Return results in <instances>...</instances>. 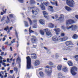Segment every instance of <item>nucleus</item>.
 <instances>
[{"label":"nucleus","mask_w":78,"mask_h":78,"mask_svg":"<svg viewBox=\"0 0 78 78\" xmlns=\"http://www.w3.org/2000/svg\"><path fill=\"white\" fill-rule=\"evenodd\" d=\"M67 63L69 66H73V63H72L71 61H69L67 62Z\"/></svg>","instance_id":"obj_18"},{"label":"nucleus","mask_w":78,"mask_h":78,"mask_svg":"<svg viewBox=\"0 0 78 78\" xmlns=\"http://www.w3.org/2000/svg\"><path fill=\"white\" fill-rule=\"evenodd\" d=\"M43 4L44 5H45V6H48V5H49V3H48V2H44Z\"/></svg>","instance_id":"obj_30"},{"label":"nucleus","mask_w":78,"mask_h":78,"mask_svg":"<svg viewBox=\"0 0 78 78\" xmlns=\"http://www.w3.org/2000/svg\"><path fill=\"white\" fill-rule=\"evenodd\" d=\"M14 42H15V40H14V39H13L12 41H11V44H9V45H11V44H13V43H14Z\"/></svg>","instance_id":"obj_34"},{"label":"nucleus","mask_w":78,"mask_h":78,"mask_svg":"<svg viewBox=\"0 0 78 78\" xmlns=\"http://www.w3.org/2000/svg\"><path fill=\"white\" fill-rule=\"evenodd\" d=\"M27 69H30L31 67V58L30 57L28 56L27 57Z\"/></svg>","instance_id":"obj_2"},{"label":"nucleus","mask_w":78,"mask_h":78,"mask_svg":"<svg viewBox=\"0 0 78 78\" xmlns=\"http://www.w3.org/2000/svg\"><path fill=\"white\" fill-rule=\"evenodd\" d=\"M32 37L33 39H35L36 38V37L34 36H32Z\"/></svg>","instance_id":"obj_52"},{"label":"nucleus","mask_w":78,"mask_h":78,"mask_svg":"<svg viewBox=\"0 0 78 78\" xmlns=\"http://www.w3.org/2000/svg\"><path fill=\"white\" fill-rule=\"evenodd\" d=\"M60 36H59L58 37V41H59L60 42H63V38H60Z\"/></svg>","instance_id":"obj_23"},{"label":"nucleus","mask_w":78,"mask_h":78,"mask_svg":"<svg viewBox=\"0 0 78 78\" xmlns=\"http://www.w3.org/2000/svg\"><path fill=\"white\" fill-rule=\"evenodd\" d=\"M8 29H9V27H8V26H7L6 27H5L4 29V30H5V31H7V30H8Z\"/></svg>","instance_id":"obj_41"},{"label":"nucleus","mask_w":78,"mask_h":78,"mask_svg":"<svg viewBox=\"0 0 78 78\" xmlns=\"http://www.w3.org/2000/svg\"><path fill=\"white\" fill-rule=\"evenodd\" d=\"M46 35L48 37H50L51 36V32L50 31H49L48 32H46Z\"/></svg>","instance_id":"obj_17"},{"label":"nucleus","mask_w":78,"mask_h":78,"mask_svg":"<svg viewBox=\"0 0 78 78\" xmlns=\"http://www.w3.org/2000/svg\"><path fill=\"white\" fill-rule=\"evenodd\" d=\"M74 23V21L72 20H67L66 21V28L67 30H69V29H72L73 31H75L77 28H78V26L76 25H72L70 26L71 23Z\"/></svg>","instance_id":"obj_1"},{"label":"nucleus","mask_w":78,"mask_h":78,"mask_svg":"<svg viewBox=\"0 0 78 78\" xmlns=\"http://www.w3.org/2000/svg\"><path fill=\"white\" fill-rule=\"evenodd\" d=\"M20 3H23V0H18Z\"/></svg>","instance_id":"obj_46"},{"label":"nucleus","mask_w":78,"mask_h":78,"mask_svg":"<svg viewBox=\"0 0 78 78\" xmlns=\"http://www.w3.org/2000/svg\"><path fill=\"white\" fill-rule=\"evenodd\" d=\"M62 28L64 30H65V28H66V27H65V26H62Z\"/></svg>","instance_id":"obj_50"},{"label":"nucleus","mask_w":78,"mask_h":78,"mask_svg":"<svg viewBox=\"0 0 78 78\" xmlns=\"http://www.w3.org/2000/svg\"><path fill=\"white\" fill-rule=\"evenodd\" d=\"M31 55H33L31 56V58L32 59H36V58L37 56H36V54H31Z\"/></svg>","instance_id":"obj_19"},{"label":"nucleus","mask_w":78,"mask_h":78,"mask_svg":"<svg viewBox=\"0 0 78 78\" xmlns=\"http://www.w3.org/2000/svg\"><path fill=\"white\" fill-rule=\"evenodd\" d=\"M27 19H28V20H29V21L30 25H32V21H31V19L29 18H27Z\"/></svg>","instance_id":"obj_31"},{"label":"nucleus","mask_w":78,"mask_h":78,"mask_svg":"<svg viewBox=\"0 0 78 78\" xmlns=\"http://www.w3.org/2000/svg\"><path fill=\"white\" fill-rule=\"evenodd\" d=\"M62 70L64 72H67L69 71V70L68 69V68L67 67H65L62 69Z\"/></svg>","instance_id":"obj_13"},{"label":"nucleus","mask_w":78,"mask_h":78,"mask_svg":"<svg viewBox=\"0 0 78 78\" xmlns=\"http://www.w3.org/2000/svg\"><path fill=\"white\" fill-rule=\"evenodd\" d=\"M30 3H34L35 2L34 0H30Z\"/></svg>","instance_id":"obj_44"},{"label":"nucleus","mask_w":78,"mask_h":78,"mask_svg":"<svg viewBox=\"0 0 78 78\" xmlns=\"http://www.w3.org/2000/svg\"><path fill=\"white\" fill-rule=\"evenodd\" d=\"M24 23L26 27H28V23L27 22L24 21Z\"/></svg>","instance_id":"obj_33"},{"label":"nucleus","mask_w":78,"mask_h":78,"mask_svg":"<svg viewBox=\"0 0 78 78\" xmlns=\"http://www.w3.org/2000/svg\"><path fill=\"white\" fill-rule=\"evenodd\" d=\"M75 17L76 19H78V15H76L75 16Z\"/></svg>","instance_id":"obj_55"},{"label":"nucleus","mask_w":78,"mask_h":78,"mask_svg":"<svg viewBox=\"0 0 78 78\" xmlns=\"http://www.w3.org/2000/svg\"><path fill=\"white\" fill-rule=\"evenodd\" d=\"M5 11H3L4 13H5L6 12V9H5Z\"/></svg>","instance_id":"obj_61"},{"label":"nucleus","mask_w":78,"mask_h":78,"mask_svg":"<svg viewBox=\"0 0 78 78\" xmlns=\"http://www.w3.org/2000/svg\"><path fill=\"white\" fill-rule=\"evenodd\" d=\"M58 20L59 22H64V16L63 15H61L60 17L59 18Z\"/></svg>","instance_id":"obj_6"},{"label":"nucleus","mask_w":78,"mask_h":78,"mask_svg":"<svg viewBox=\"0 0 78 78\" xmlns=\"http://www.w3.org/2000/svg\"><path fill=\"white\" fill-rule=\"evenodd\" d=\"M49 27L50 28H53L54 25L51 23H49Z\"/></svg>","instance_id":"obj_27"},{"label":"nucleus","mask_w":78,"mask_h":78,"mask_svg":"<svg viewBox=\"0 0 78 78\" xmlns=\"http://www.w3.org/2000/svg\"><path fill=\"white\" fill-rule=\"evenodd\" d=\"M52 40L53 41H54V42H57L58 41V38H57L56 36H54L52 37Z\"/></svg>","instance_id":"obj_10"},{"label":"nucleus","mask_w":78,"mask_h":78,"mask_svg":"<svg viewBox=\"0 0 78 78\" xmlns=\"http://www.w3.org/2000/svg\"><path fill=\"white\" fill-rule=\"evenodd\" d=\"M77 70V68L76 66H73L71 68L70 71L72 75H76V73L75 72H76Z\"/></svg>","instance_id":"obj_3"},{"label":"nucleus","mask_w":78,"mask_h":78,"mask_svg":"<svg viewBox=\"0 0 78 78\" xmlns=\"http://www.w3.org/2000/svg\"><path fill=\"white\" fill-rule=\"evenodd\" d=\"M44 31H45L46 33L49 32L50 31V30H48V29H44Z\"/></svg>","instance_id":"obj_36"},{"label":"nucleus","mask_w":78,"mask_h":78,"mask_svg":"<svg viewBox=\"0 0 78 78\" xmlns=\"http://www.w3.org/2000/svg\"><path fill=\"white\" fill-rule=\"evenodd\" d=\"M6 60H3V62H6Z\"/></svg>","instance_id":"obj_62"},{"label":"nucleus","mask_w":78,"mask_h":78,"mask_svg":"<svg viewBox=\"0 0 78 78\" xmlns=\"http://www.w3.org/2000/svg\"><path fill=\"white\" fill-rule=\"evenodd\" d=\"M40 33L41 34V35H44V32L42 30H40Z\"/></svg>","instance_id":"obj_37"},{"label":"nucleus","mask_w":78,"mask_h":78,"mask_svg":"<svg viewBox=\"0 0 78 78\" xmlns=\"http://www.w3.org/2000/svg\"><path fill=\"white\" fill-rule=\"evenodd\" d=\"M2 64L4 66V67H6V64L5 63L2 62Z\"/></svg>","instance_id":"obj_47"},{"label":"nucleus","mask_w":78,"mask_h":78,"mask_svg":"<svg viewBox=\"0 0 78 78\" xmlns=\"http://www.w3.org/2000/svg\"><path fill=\"white\" fill-rule=\"evenodd\" d=\"M33 22H34V23H35V26H34L33 27V28H37L36 24H37V20H34Z\"/></svg>","instance_id":"obj_21"},{"label":"nucleus","mask_w":78,"mask_h":78,"mask_svg":"<svg viewBox=\"0 0 78 78\" xmlns=\"http://www.w3.org/2000/svg\"><path fill=\"white\" fill-rule=\"evenodd\" d=\"M65 9L68 11H72V9L67 6H65Z\"/></svg>","instance_id":"obj_11"},{"label":"nucleus","mask_w":78,"mask_h":78,"mask_svg":"<svg viewBox=\"0 0 78 78\" xmlns=\"http://www.w3.org/2000/svg\"><path fill=\"white\" fill-rule=\"evenodd\" d=\"M66 44L67 46H68V45H69L72 44V42L70 41H67L66 42Z\"/></svg>","instance_id":"obj_20"},{"label":"nucleus","mask_w":78,"mask_h":78,"mask_svg":"<svg viewBox=\"0 0 78 78\" xmlns=\"http://www.w3.org/2000/svg\"><path fill=\"white\" fill-rule=\"evenodd\" d=\"M51 3L52 5H56V6H58V4H57V2H51Z\"/></svg>","instance_id":"obj_26"},{"label":"nucleus","mask_w":78,"mask_h":78,"mask_svg":"<svg viewBox=\"0 0 78 78\" xmlns=\"http://www.w3.org/2000/svg\"><path fill=\"white\" fill-rule=\"evenodd\" d=\"M78 55H76L74 56V60L75 61H78Z\"/></svg>","instance_id":"obj_24"},{"label":"nucleus","mask_w":78,"mask_h":78,"mask_svg":"<svg viewBox=\"0 0 78 78\" xmlns=\"http://www.w3.org/2000/svg\"><path fill=\"white\" fill-rule=\"evenodd\" d=\"M31 27H30L29 28L30 34L31 33H34V31L31 30Z\"/></svg>","instance_id":"obj_35"},{"label":"nucleus","mask_w":78,"mask_h":78,"mask_svg":"<svg viewBox=\"0 0 78 78\" xmlns=\"http://www.w3.org/2000/svg\"><path fill=\"white\" fill-rule=\"evenodd\" d=\"M7 18L8 20L7 21H6V22L7 23H9V18L8 16H7Z\"/></svg>","instance_id":"obj_42"},{"label":"nucleus","mask_w":78,"mask_h":78,"mask_svg":"<svg viewBox=\"0 0 78 78\" xmlns=\"http://www.w3.org/2000/svg\"><path fill=\"white\" fill-rule=\"evenodd\" d=\"M62 66L61 65H59L57 66V69L58 70H62Z\"/></svg>","instance_id":"obj_16"},{"label":"nucleus","mask_w":78,"mask_h":78,"mask_svg":"<svg viewBox=\"0 0 78 78\" xmlns=\"http://www.w3.org/2000/svg\"><path fill=\"white\" fill-rule=\"evenodd\" d=\"M58 77L59 78H65V77L63 76V74L61 73L58 74Z\"/></svg>","instance_id":"obj_9"},{"label":"nucleus","mask_w":78,"mask_h":78,"mask_svg":"<svg viewBox=\"0 0 78 78\" xmlns=\"http://www.w3.org/2000/svg\"><path fill=\"white\" fill-rule=\"evenodd\" d=\"M10 73H11V74H12V73H13V70H10Z\"/></svg>","instance_id":"obj_48"},{"label":"nucleus","mask_w":78,"mask_h":78,"mask_svg":"<svg viewBox=\"0 0 78 78\" xmlns=\"http://www.w3.org/2000/svg\"><path fill=\"white\" fill-rule=\"evenodd\" d=\"M46 68H49L48 70H45V72L46 73H47L48 75H50L52 72L51 71V69H50L49 68V67L48 66H47L46 67Z\"/></svg>","instance_id":"obj_5"},{"label":"nucleus","mask_w":78,"mask_h":78,"mask_svg":"<svg viewBox=\"0 0 78 78\" xmlns=\"http://www.w3.org/2000/svg\"><path fill=\"white\" fill-rule=\"evenodd\" d=\"M56 58L57 59V58L59 57V55L58 54H56Z\"/></svg>","instance_id":"obj_45"},{"label":"nucleus","mask_w":78,"mask_h":78,"mask_svg":"<svg viewBox=\"0 0 78 78\" xmlns=\"http://www.w3.org/2000/svg\"><path fill=\"white\" fill-rule=\"evenodd\" d=\"M5 45H8V42H6L5 43Z\"/></svg>","instance_id":"obj_58"},{"label":"nucleus","mask_w":78,"mask_h":78,"mask_svg":"<svg viewBox=\"0 0 78 78\" xmlns=\"http://www.w3.org/2000/svg\"><path fill=\"white\" fill-rule=\"evenodd\" d=\"M1 56H3V55H4V52H2L1 54Z\"/></svg>","instance_id":"obj_53"},{"label":"nucleus","mask_w":78,"mask_h":78,"mask_svg":"<svg viewBox=\"0 0 78 78\" xmlns=\"http://www.w3.org/2000/svg\"><path fill=\"white\" fill-rule=\"evenodd\" d=\"M10 49L11 51H12V47H10Z\"/></svg>","instance_id":"obj_60"},{"label":"nucleus","mask_w":78,"mask_h":78,"mask_svg":"<svg viewBox=\"0 0 78 78\" xmlns=\"http://www.w3.org/2000/svg\"><path fill=\"white\" fill-rule=\"evenodd\" d=\"M54 31L56 33V34L58 35L60 33V29L59 28L56 29L54 30Z\"/></svg>","instance_id":"obj_12"},{"label":"nucleus","mask_w":78,"mask_h":78,"mask_svg":"<svg viewBox=\"0 0 78 78\" xmlns=\"http://www.w3.org/2000/svg\"><path fill=\"white\" fill-rule=\"evenodd\" d=\"M32 12L33 14H34V15H35V16H36L37 14V12L36 11H34V10H32Z\"/></svg>","instance_id":"obj_25"},{"label":"nucleus","mask_w":78,"mask_h":78,"mask_svg":"<svg viewBox=\"0 0 78 78\" xmlns=\"http://www.w3.org/2000/svg\"><path fill=\"white\" fill-rule=\"evenodd\" d=\"M63 38V41H67L68 39V37H64Z\"/></svg>","instance_id":"obj_29"},{"label":"nucleus","mask_w":78,"mask_h":78,"mask_svg":"<svg viewBox=\"0 0 78 78\" xmlns=\"http://www.w3.org/2000/svg\"><path fill=\"white\" fill-rule=\"evenodd\" d=\"M7 62H9V63H11V62H9V58H7Z\"/></svg>","instance_id":"obj_51"},{"label":"nucleus","mask_w":78,"mask_h":78,"mask_svg":"<svg viewBox=\"0 0 78 78\" xmlns=\"http://www.w3.org/2000/svg\"><path fill=\"white\" fill-rule=\"evenodd\" d=\"M65 34L64 33H62L61 34V36H65Z\"/></svg>","instance_id":"obj_43"},{"label":"nucleus","mask_w":78,"mask_h":78,"mask_svg":"<svg viewBox=\"0 0 78 78\" xmlns=\"http://www.w3.org/2000/svg\"><path fill=\"white\" fill-rule=\"evenodd\" d=\"M12 27H10V30H12Z\"/></svg>","instance_id":"obj_63"},{"label":"nucleus","mask_w":78,"mask_h":78,"mask_svg":"<svg viewBox=\"0 0 78 78\" xmlns=\"http://www.w3.org/2000/svg\"><path fill=\"white\" fill-rule=\"evenodd\" d=\"M62 49L64 50H69V48L66 47L64 46L63 47Z\"/></svg>","instance_id":"obj_28"},{"label":"nucleus","mask_w":78,"mask_h":78,"mask_svg":"<svg viewBox=\"0 0 78 78\" xmlns=\"http://www.w3.org/2000/svg\"><path fill=\"white\" fill-rule=\"evenodd\" d=\"M2 59V57L1 56H0V60H1V59Z\"/></svg>","instance_id":"obj_64"},{"label":"nucleus","mask_w":78,"mask_h":78,"mask_svg":"<svg viewBox=\"0 0 78 78\" xmlns=\"http://www.w3.org/2000/svg\"><path fill=\"white\" fill-rule=\"evenodd\" d=\"M40 61L39 60H37L35 61L34 65L35 66H38L40 65Z\"/></svg>","instance_id":"obj_7"},{"label":"nucleus","mask_w":78,"mask_h":78,"mask_svg":"<svg viewBox=\"0 0 78 78\" xmlns=\"http://www.w3.org/2000/svg\"><path fill=\"white\" fill-rule=\"evenodd\" d=\"M53 9V7H52V6H49L48 9Z\"/></svg>","instance_id":"obj_49"},{"label":"nucleus","mask_w":78,"mask_h":78,"mask_svg":"<svg viewBox=\"0 0 78 78\" xmlns=\"http://www.w3.org/2000/svg\"><path fill=\"white\" fill-rule=\"evenodd\" d=\"M72 37L73 39H77V38H78V35H77L76 34H75L73 35Z\"/></svg>","instance_id":"obj_22"},{"label":"nucleus","mask_w":78,"mask_h":78,"mask_svg":"<svg viewBox=\"0 0 78 78\" xmlns=\"http://www.w3.org/2000/svg\"><path fill=\"white\" fill-rule=\"evenodd\" d=\"M39 22L41 25H44L45 24V20H39Z\"/></svg>","instance_id":"obj_14"},{"label":"nucleus","mask_w":78,"mask_h":78,"mask_svg":"<svg viewBox=\"0 0 78 78\" xmlns=\"http://www.w3.org/2000/svg\"><path fill=\"white\" fill-rule=\"evenodd\" d=\"M64 61H67V58H63Z\"/></svg>","instance_id":"obj_57"},{"label":"nucleus","mask_w":78,"mask_h":78,"mask_svg":"<svg viewBox=\"0 0 78 78\" xmlns=\"http://www.w3.org/2000/svg\"><path fill=\"white\" fill-rule=\"evenodd\" d=\"M39 74L41 76H43L44 75V73L42 72H40Z\"/></svg>","instance_id":"obj_32"},{"label":"nucleus","mask_w":78,"mask_h":78,"mask_svg":"<svg viewBox=\"0 0 78 78\" xmlns=\"http://www.w3.org/2000/svg\"><path fill=\"white\" fill-rule=\"evenodd\" d=\"M14 71H16V72H17V71H18V69H17V67H15L14 68Z\"/></svg>","instance_id":"obj_38"},{"label":"nucleus","mask_w":78,"mask_h":78,"mask_svg":"<svg viewBox=\"0 0 78 78\" xmlns=\"http://www.w3.org/2000/svg\"><path fill=\"white\" fill-rule=\"evenodd\" d=\"M43 15H44V17L48 19V16H46V15H48V13H47V12H46L45 11H43Z\"/></svg>","instance_id":"obj_8"},{"label":"nucleus","mask_w":78,"mask_h":78,"mask_svg":"<svg viewBox=\"0 0 78 78\" xmlns=\"http://www.w3.org/2000/svg\"><path fill=\"white\" fill-rule=\"evenodd\" d=\"M12 16H13V15L12 14L9 15V16L10 17H12Z\"/></svg>","instance_id":"obj_54"},{"label":"nucleus","mask_w":78,"mask_h":78,"mask_svg":"<svg viewBox=\"0 0 78 78\" xmlns=\"http://www.w3.org/2000/svg\"><path fill=\"white\" fill-rule=\"evenodd\" d=\"M5 40H6V38L5 37H4L2 40V41H5Z\"/></svg>","instance_id":"obj_56"},{"label":"nucleus","mask_w":78,"mask_h":78,"mask_svg":"<svg viewBox=\"0 0 78 78\" xmlns=\"http://www.w3.org/2000/svg\"><path fill=\"white\" fill-rule=\"evenodd\" d=\"M66 2L67 5L70 7H73L75 3L73 0H66Z\"/></svg>","instance_id":"obj_4"},{"label":"nucleus","mask_w":78,"mask_h":78,"mask_svg":"<svg viewBox=\"0 0 78 78\" xmlns=\"http://www.w3.org/2000/svg\"><path fill=\"white\" fill-rule=\"evenodd\" d=\"M40 6L42 10H45V6L42 3L41 4Z\"/></svg>","instance_id":"obj_15"},{"label":"nucleus","mask_w":78,"mask_h":78,"mask_svg":"<svg viewBox=\"0 0 78 78\" xmlns=\"http://www.w3.org/2000/svg\"><path fill=\"white\" fill-rule=\"evenodd\" d=\"M49 65H50V66H53V63L51 62H49Z\"/></svg>","instance_id":"obj_40"},{"label":"nucleus","mask_w":78,"mask_h":78,"mask_svg":"<svg viewBox=\"0 0 78 78\" xmlns=\"http://www.w3.org/2000/svg\"><path fill=\"white\" fill-rule=\"evenodd\" d=\"M16 36L17 37H18V36L17 35V32H16Z\"/></svg>","instance_id":"obj_59"},{"label":"nucleus","mask_w":78,"mask_h":78,"mask_svg":"<svg viewBox=\"0 0 78 78\" xmlns=\"http://www.w3.org/2000/svg\"><path fill=\"white\" fill-rule=\"evenodd\" d=\"M18 61L19 62H20V58L19 57L16 60V62Z\"/></svg>","instance_id":"obj_39"}]
</instances>
